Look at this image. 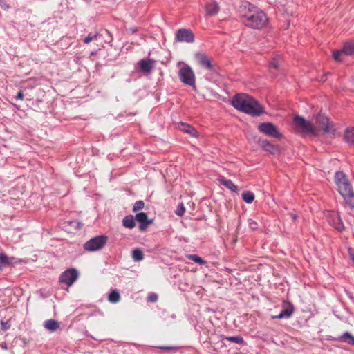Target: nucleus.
<instances>
[{
  "label": "nucleus",
  "mask_w": 354,
  "mask_h": 354,
  "mask_svg": "<svg viewBox=\"0 0 354 354\" xmlns=\"http://www.w3.org/2000/svg\"><path fill=\"white\" fill-rule=\"evenodd\" d=\"M348 252H349V255L351 257V259H352V261L354 262V252L352 249H349L348 250Z\"/></svg>",
  "instance_id": "obj_39"
},
{
  "label": "nucleus",
  "mask_w": 354,
  "mask_h": 354,
  "mask_svg": "<svg viewBox=\"0 0 354 354\" xmlns=\"http://www.w3.org/2000/svg\"><path fill=\"white\" fill-rule=\"evenodd\" d=\"M354 54V41L346 42L341 50L333 52V56L336 62H340L342 55H352Z\"/></svg>",
  "instance_id": "obj_10"
},
{
  "label": "nucleus",
  "mask_w": 354,
  "mask_h": 354,
  "mask_svg": "<svg viewBox=\"0 0 354 354\" xmlns=\"http://www.w3.org/2000/svg\"><path fill=\"white\" fill-rule=\"evenodd\" d=\"M24 95L23 92L21 91H19L17 93V95L16 96V99L17 100H22L24 99Z\"/></svg>",
  "instance_id": "obj_38"
},
{
  "label": "nucleus",
  "mask_w": 354,
  "mask_h": 354,
  "mask_svg": "<svg viewBox=\"0 0 354 354\" xmlns=\"http://www.w3.org/2000/svg\"><path fill=\"white\" fill-rule=\"evenodd\" d=\"M2 267H3L1 264H0V270H1Z\"/></svg>",
  "instance_id": "obj_45"
},
{
  "label": "nucleus",
  "mask_w": 354,
  "mask_h": 354,
  "mask_svg": "<svg viewBox=\"0 0 354 354\" xmlns=\"http://www.w3.org/2000/svg\"><path fill=\"white\" fill-rule=\"evenodd\" d=\"M179 129L184 131L185 133H187L189 135H191L192 137H196L197 136V131H196V129L187 124H185V123H183V122H180L179 124Z\"/></svg>",
  "instance_id": "obj_17"
},
{
  "label": "nucleus",
  "mask_w": 354,
  "mask_h": 354,
  "mask_svg": "<svg viewBox=\"0 0 354 354\" xmlns=\"http://www.w3.org/2000/svg\"><path fill=\"white\" fill-rule=\"evenodd\" d=\"M293 124L295 129L300 133L315 134L313 125L310 122L306 120L303 117L296 115L293 119Z\"/></svg>",
  "instance_id": "obj_4"
},
{
  "label": "nucleus",
  "mask_w": 354,
  "mask_h": 354,
  "mask_svg": "<svg viewBox=\"0 0 354 354\" xmlns=\"http://www.w3.org/2000/svg\"><path fill=\"white\" fill-rule=\"evenodd\" d=\"M248 225H249V227L252 230H254L257 229V227H258L257 223L256 221H252V220H249L248 221Z\"/></svg>",
  "instance_id": "obj_35"
},
{
  "label": "nucleus",
  "mask_w": 354,
  "mask_h": 354,
  "mask_svg": "<svg viewBox=\"0 0 354 354\" xmlns=\"http://www.w3.org/2000/svg\"><path fill=\"white\" fill-rule=\"evenodd\" d=\"M108 299L111 303H118L120 299V293L116 290H111L109 295Z\"/></svg>",
  "instance_id": "obj_25"
},
{
  "label": "nucleus",
  "mask_w": 354,
  "mask_h": 354,
  "mask_svg": "<svg viewBox=\"0 0 354 354\" xmlns=\"http://www.w3.org/2000/svg\"><path fill=\"white\" fill-rule=\"evenodd\" d=\"M335 183L346 204L354 209V192L346 175L342 171H337L335 174Z\"/></svg>",
  "instance_id": "obj_3"
},
{
  "label": "nucleus",
  "mask_w": 354,
  "mask_h": 354,
  "mask_svg": "<svg viewBox=\"0 0 354 354\" xmlns=\"http://www.w3.org/2000/svg\"><path fill=\"white\" fill-rule=\"evenodd\" d=\"M240 15L243 23L253 29H260L268 21L266 15L248 2H244L239 7Z\"/></svg>",
  "instance_id": "obj_1"
},
{
  "label": "nucleus",
  "mask_w": 354,
  "mask_h": 354,
  "mask_svg": "<svg viewBox=\"0 0 354 354\" xmlns=\"http://www.w3.org/2000/svg\"><path fill=\"white\" fill-rule=\"evenodd\" d=\"M132 258L135 261H140L144 259L142 251L138 248L132 251Z\"/></svg>",
  "instance_id": "obj_27"
},
{
  "label": "nucleus",
  "mask_w": 354,
  "mask_h": 354,
  "mask_svg": "<svg viewBox=\"0 0 354 354\" xmlns=\"http://www.w3.org/2000/svg\"><path fill=\"white\" fill-rule=\"evenodd\" d=\"M283 310L277 315L272 316L273 319L289 318L293 313L294 308L292 304L287 301H283Z\"/></svg>",
  "instance_id": "obj_12"
},
{
  "label": "nucleus",
  "mask_w": 354,
  "mask_h": 354,
  "mask_svg": "<svg viewBox=\"0 0 354 354\" xmlns=\"http://www.w3.org/2000/svg\"><path fill=\"white\" fill-rule=\"evenodd\" d=\"M220 183L231 190L233 192H236L238 187L235 185L231 180L226 179L225 177H221L218 179Z\"/></svg>",
  "instance_id": "obj_18"
},
{
  "label": "nucleus",
  "mask_w": 354,
  "mask_h": 354,
  "mask_svg": "<svg viewBox=\"0 0 354 354\" xmlns=\"http://www.w3.org/2000/svg\"><path fill=\"white\" fill-rule=\"evenodd\" d=\"M242 198L245 203L250 204L254 200V194L250 191H246L242 194Z\"/></svg>",
  "instance_id": "obj_26"
},
{
  "label": "nucleus",
  "mask_w": 354,
  "mask_h": 354,
  "mask_svg": "<svg viewBox=\"0 0 354 354\" xmlns=\"http://www.w3.org/2000/svg\"><path fill=\"white\" fill-rule=\"evenodd\" d=\"M135 219L140 223L139 229L140 231H145L153 221L148 218L147 214L145 212L138 213L135 216Z\"/></svg>",
  "instance_id": "obj_13"
},
{
  "label": "nucleus",
  "mask_w": 354,
  "mask_h": 354,
  "mask_svg": "<svg viewBox=\"0 0 354 354\" xmlns=\"http://www.w3.org/2000/svg\"><path fill=\"white\" fill-rule=\"evenodd\" d=\"M315 127L323 130L325 133H330L335 131L333 125L329 122V120L327 117L323 115H318L315 118Z\"/></svg>",
  "instance_id": "obj_8"
},
{
  "label": "nucleus",
  "mask_w": 354,
  "mask_h": 354,
  "mask_svg": "<svg viewBox=\"0 0 354 354\" xmlns=\"http://www.w3.org/2000/svg\"><path fill=\"white\" fill-rule=\"evenodd\" d=\"M289 216H290L291 219H292L293 221H296V220H297V215H296V214H293V213H290V214H289Z\"/></svg>",
  "instance_id": "obj_40"
},
{
  "label": "nucleus",
  "mask_w": 354,
  "mask_h": 354,
  "mask_svg": "<svg viewBox=\"0 0 354 354\" xmlns=\"http://www.w3.org/2000/svg\"><path fill=\"white\" fill-rule=\"evenodd\" d=\"M344 140L349 145L354 146V127L345 131Z\"/></svg>",
  "instance_id": "obj_20"
},
{
  "label": "nucleus",
  "mask_w": 354,
  "mask_h": 354,
  "mask_svg": "<svg viewBox=\"0 0 354 354\" xmlns=\"http://www.w3.org/2000/svg\"><path fill=\"white\" fill-rule=\"evenodd\" d=\"M279 57H275L272 59V60L270 62L269 68L270 69H278L279 66Z\"/></svg>",
  "instance_id": "obj_32"
},
{
  "label": "nucleus",
  "mask_w": 354,
  "mask_h": 354,
  "mask_svg": "<svg viewBox=\"0 0 354 354\" xmlns=\"http://www.w3.org/2000/svg\"><path fill=\"white\" fill-rule=\"evenodd\" d=\"M219 11V6L216 1H212L206 6L207 15L209 16L217 14Z\"/></svg>",
  "instance_id": "obj_19"
},
{
  "label": "nucleus",
  "mask_w": 354,
  "mask_h": 354,
  "mask_svg": "<svg viewBox=\"0 0 354 354\" xmlns=\"http://www.w3.org/2000/svg\"><path fill=\"white\" fill-rule=\"evenodd\" d=\"M160 349L162 350H174L176 351L179 348L178 346H159L158 347Z\"/></svg>",
  "instance_id": "obj_37"
},
{
  "label": "nucleus",
  "mask_w": 354,
  "mask_h": 354,
  "mask_svg": "<svg viewBox=\"0 0 354 354\" xmlns=\"http://www.w3.org/2000/svg\"><path fill=\"white\" fill-rule=\"evenodd\" d=\"M258 130L268 136L275 138H281L282 137L277 127L271 122L260 123L258 126Z\"/></svg>",
  "instance_id": "obj_7"
},
{
  "label": "nucleus",
  "mask_w": 354,
  "mask_h": 354,
  "mask_svg": "<svg viewBox=\"0 0 354 354\" xmlns=\"http://www.w3.org/2000/svg\"><path fill=\"white\" fill-rule=\"evenodd\" d=\"M135 217L132 215H129L123 218L122 223L125 227L132 229L136 226Z\"/></svg>",
  "instance_id": "obj_22"
},
{
  "label": "nucleus",
  "mask_w": 354,
  "mask_h": 354,
  "mask_svg": "<svg viewBox=\"0 0 354 354\" xmlns=\"http://www.w3.org/2000/svg\"><path fill=\"white\" fill-rule=\"evenodd\" d=\"M339 341L354 346V337L348 332L344 333L339 337Z\"/></svg>",
  "instance_id": "obj_21"
},
{
  "label": "nucleus",
  "mask_w": 354,
  "mask_h": 354,
  "mask_svg": "<svg viewBox=\"0 0 354 354\" xmlns=\"http://www.w3.org/2000/svg\"><path fill=\"white\" fill-rule=\"evenodd\" d=\"M44 327L48 331L53 333L60 328V324L55 319H48L44 322Z\"/></svg>",
  "instance_id": "obj_16"
},
{
  "label": "nucleus",
  "mask_w": 354,
  "mask_h": 354,
  "mask_svg": "<svg viewBox=\"0 0 354 354\" xmlns=\"http://www.w3.org/2000/svg\"><path fill=\"white\" fill-rule=\"evenodd\" d=\"M185 212V207H184L183 203H181L178 204V205L175 211L176 214L179 216H181L184 214Z\"/></svg>",
  "instance_id": "obj_34"
},
{
  "label": "nucleus",
  "mask_w": 354,
  "mask_h": 354,
  "mask_svg": "<svg viewBox=\"0 0 354 354\" xmlns=\"http://www.w3.org/2000/svg\"><path fill=\"white\" fill-rule=\"evenodd\" d=\"M224 339L239 344H243L244 343L243 338L241 336L225 337Z\"/></svg>",
  "instance_id": "obj_30"
},
{
  "label": "nucleus",
  "mask_w": 354,
  "mask_h": 354,
  "mask_svg": "<svg viewBox=\"0 0 354 354\" xmlns=\"http://www.w3.org/2000/svg\"><path fill=\"white\" fill-rule=\"evenodd\" d=\"M131 31H132V32H135L136 31V30L132 29Z\"/></svg>",
  "instance_id": "obj_44"
},
{
  "label": "nucleus",
  "mask_w": 354,
  "mask_h": 354,
  "mask_svg": "<svg viewBox=\"0 0 354 354\" xmlns=\"http://www.w3.org/2000/svg\"><path fill=\"white\" fill-rule=\"evenodd\" d=\"M1 6L4 10H6L9 8L8 5H7L5 2H1Z\"/></svg>",
  "instance_id": "obj_41"
},
{
  "label": "nucleus",
  "mask_w": 354,
  "mask_h": 354,
  "mask_svg": "<svg viewBox=\"0 0 354 354\" xmlns=\"http://www.w3.org/2000/svg\"><path fill=\"white\" fill-rule=\"evenodd\" d=\"M107 241V236L104 235L97 236L88 240L84 244V249L86 251L94 252L101 250Z\"/></svg>",
  "instance_id": "obj_5"
},
{
  "label": "nucleus",
  "mask_w": 354,
  "mask_h": 354,
  "mask_svg": "<svg viewBox=\"0 0 354 354\" xmlns=\"http://www.w3.org/2000/svg\"><path fill=\"white\" fill-rule=\"evenodd\" d=\"M99 36L98 33H89L83 40L84 43L88 44L92 41L96 40Z\"/></svg>",
  "instance_id": "obj_31"
},
{
  "label": "nucleus",
  "mask_w": 354,
  "mask_h": 354,
  "mask_svg": "<svg viewBox=\"0 0 354 354\" xmlns=\"http://www.w3.org/2000/svg\"><path fill=\"white\" fill-rule=\"evenodd\" d=\"M78 272L75 268L64 271L59 277V281L68 286H71L77 279Z\"/></svg>",
  "instance_id": "obj_9"
},
{
  "label": "nucleus",
  "mask_w": 354,
  "mask_h": 354,
  "mask_svg": "<svg viewBox=\"0 0 354 354\" xmlns=\"http://www.w3.org/2000/svg\"><path fill=\"white\" fill-rule=\"evenodd\" d=\"M263 149L271 153H275L278 151V147L270 143L268 140L262 141Z\"/></svg>",
  "instance_id": "obj_23"
},
{
  "label": "nucleus",
  "mask_w": 354,
  "mask_h": 354,
  "mask_svg": "<svg viewBox=\"0 0 354 354\" xmlns=\"http://www.w3.org/2000/svg\"><path fill=\"white\" fill-rule=\"evenodd\" d=\"M232 105L237 110L252 116H259L263 112V107L254 98L245 93L235 95Z\"/></svg>",
  "instance_id": "obj_2"
},
{
  "label": "nucleus",
  "mask_w": 354,
  "mask_h": 354,
  "mask_svg": "<svg viewBox=\"0 0 354 354\" xmlns=\"http://www.w3.org/2000/svg\"><path fill=\"white\" fill-rule=\"evenodd\" d=\"M6 324H7V323H5V322L2 323V329L4 330H6L9 328V326H7Z\"/></svg>",
  "instance_id": "obj_42"
},
{
  "label": "nucleus",
  "mask_w": 354,
  "mask_h": 354,
  "mask_svg": "<svg viewBox=\"0 0 354 354\" xmlns=\"http://www.w3.org/2000/svg\"><path fill=\"white\" fill-rule=\"evenodd\" d=\"M180 80L184 84L189 86L195 84V75L190 66L188 65L183 66L178 72Z\"/></svg>",
  "instance_id": "obj_6"
},
{
  "label": "nucleus",
  "mask_w": 354,
  "mask_h": 354,
  "mask_svg": "<svg viewBox=\"0 0 354 354\" xmlns=\"http://www.w3.org/2000/svg\"><path fill=\"white\" fill-rule=\"evenodd\" d=\"M335 216L332 225L338 231H342L344 229V226L342 220L338 215L335 214Z\"/></svg>",
  "instance_id": "obj_24"
},
{
  "label": "nucleus",
  "mask_w": 354,
  "mask_h": 354,
  "mask_svg": "<svg viewBox=\"0 0 354 354\" xmlns=\"http://www.w3.org/2000/svg\"><path fill=\"white\" fill-rule=\"evenodd\" d=\"M158 300V295L156 293H151L148 297V301L151 302H156Z\"/></svg>",
  "instance_id": "obj_36"
},
{
  "label": "nucleus",
  "mask_w": 354,
  "mask_h": 354,
  "mask_svg": "<svg viewBox=\"0 0 354 354\" xmlns=\"http://www.w3.org/2000/svg\"><path fill=\"white\" fill-rule=\"evenodd\" d=\"M77 224H78V228H81V227H82V224H81V223H78Z\"/></svg>",
  "instance_id": "obj_43"
},
{
  "label": "nucleus",
  "mask_w": 354,
  "mask_h": 354,
  "mask_svg": "<svg viewBox=\"0 0 354 354\" xmlns=\"http://www.w3.org/2000/svg\"><path fill=\"white\" fill-rule=\"evenodd\" d=\"M176 39L179 42L193 43L194 41V35L190 30L182 28L177 31Z\"/></svg>",
  "instance_id": "obj_11"
},
{
  "label": "nucleus",
  "mask_w": 354,
  "mask_h": 354,
  "mask_svg": "<svg viewBox=\"0 0 354 354\" xmlns=\"http://www.w3.org/2000/svg\"><path fill=\"white\" fill-rule=\"evenodd\" d=\"M14 259V257L9 258L4 253L0 252V264L3 266H6L12 263V261Z\"/></svg>",
  "instance_id": "obj_28"
},
{
  "label": "nucleus",
  "mask_w": 354,
  "mask_h": 354,
  "mask_svg": "<svg viewBox=\"0 0 354 354\" xmlns=\"http://www.w3.org/2000/svg\"><path fill=\"white\" fill-rule=\"evenodd\" d=\"M145 206V203L143 201H137L133 207V212H136L142 209H143Z\"/></svg>",
  "instance_id": "obj_33"
},
{
  "label": "nucleus",
  "mask_w": 354,
  "mask_h": 354,
  "mask_svg": "<svg viewBox=\"0 0 354 354\" xmlns=\"http://www.w3.org/2000/svg\"><path fill=\"white\" fill-rule=\"evenodd\" d=\"M155 62L153 59H141L138 64L142 72L149 73L151 72Z\"/></svg>",
  "instance_id": "obj_15"
},
{
  "label": "nucleus",
  "mask_w": 354,
  "mask_h": 354,
  "mask_svg": "<svg viewBox=\"0 0 354 354\" xmlns=\"http://www.w3.org/2000/svg\"><path fill=\"white\" fill-rule=\"evenodd\" d=\"M196 59L198 64L203 68L212 71L214 70V66L212 64L211 59L204 53H196Z\"/></svg>",
  "instance_id": "obj_14"
},
{
  "label": "nucleus",
  "mask_w": 354,
  "mask_h": 354,
  "mask_svg": "<svg viewBox=\"0 0 354 354\" xmlns=\"http://www.w3.org/2000/svg\"><path fill=\"white\" fill-rule=\"evenodd\" d=\"M187 259L193 261L195 263H198L199 265L203 266L206 263V261L202 259L199 256L196 254H189L187 256Z\"/></svg>",
  "instance_id": "obj_29"
}]
</instances>
